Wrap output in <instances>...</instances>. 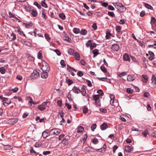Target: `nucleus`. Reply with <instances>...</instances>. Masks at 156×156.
Returning a JSON list of instances; mask_svg holds the SVG:
<instances>
[{
  "mask_svg": "<svg viewBox=\"0 0 156 156\" xmlns=\"http://www.w3.org/2000/svg\"><path fill=\"white\" fill-rule=\"evenodd\" d=\"M59 17L63 20H65L66 18L65 15L63 13H60L59 14Z\"/></svg>",
  "mask_w": 156,
  "mask_h": 156,
  "instance_id": "44",
  "label": "nucleus"
},
{
  "mask_svg": "<svg viewBox=\"0 0 156 156\" xmlns=\"http://www.w3.org/2000/svg\"><path fill=\"white\" fill-rule=\"evenodd\" d=\"M4 105L5 106H7L11 103V101L9 100L7 98H4L3 101Z\"/></svg>",
  "mask_w": 156,
  "mask_h": 156,
  "instance_id": "7",
  "label": "nucleus"
},
{
  "mask_svg": "<svg viewBox=\"0 0 156 156\" xmlns=\"http://www.w3.org/2000/svg\"><path fill=\"white\" fill-rule=\"evenodd\" d=\"M108 128V126L107 124L105 123H103L101 125V128L102 130L106 129Z\"/></svg>",
  "mask_w": 156,
  "mask_h": 156,
  "instance_id": "17",
  "label": "nucleus"
},
{
  "mask_svg": "<svg viewBox=\"0 0 156 156\" xmlns=\"http://www.w3.org/2000/svg\"><path fill=\"white\" fill-rule=\"evenodd\" d=\"M18 121V119L16 118H13L9 119L8 121L9 124L11 125H14Z\"/></svg>",
  "mask_w": 156,
  "mask_h": 156,
  "instance_id": "8",
  "label": "nucleus"
},
{
  "mask_svg": "<svg viewBox=\"0 0 156 156\" xmlns=\"http://www.w3.org/2000/svg\"><path fill=\"white\" fill-rule=\"evenodd\" d=\"M40 74L37 70L34 71L30 75V77L31 79H35L37 78L39 75Z\"/></svg>",
  "mask_w": 156,
  "mask_h": 156,
  "instance_id": "5",
  "label": "nucleus"
},
{
  "mask_svg": "<svg viewBox=\"0 0 156 156\" xmlns=\"http://www.w3.org/2000/svg\"><path fill=\"white\" fill-rule=\"evenodd\" d=\"M133 90L130 88H128L127 89V92L129 94H131L133 92Z\"/></svg>",
  "mask_w": 156,
  "mask_h": 156,
  "instance_id": "52",
  "label": "nucleus"
},
{
  "mask_svg": "<svg viewBox=\"0 0 156 156\" xmlns=\"http://www.w3.org/2000/svg\"><path fill=\"white\" fill-rule=\"evenodd\" d=\"M144 6L147 9L151 10L153 9V7L147 3H144Z\"/></svg>",
  "mask_w": 156,
  "mask_h": 156,
  "instance_id": "27",
  "label": "nucleus"
},
{
  "mask_svg": "<svg viewBox=\"0 0 156 156\" xmlns=\"http://www.w3.org/2000/svg\"><path fill=\"white\" fill-rule=\"evenodd\" d=\"M60 130L58 129L54 128L50 131L49 133V135H57L60 133Z\"/></svg>",
  "mask_w": 156,
  "mask_h": 156,
  "instance_id": "3",
  "label": "nucleus"
},
{
  "mask_svg": "<svg viewBox=\"0 0 156 156\" xmlns=\"http://www.w3.org/2000/svg\"><path fill=\"white\" fill-rule=\"evenodd\" d=\"M93 41V40H88L86 43V46L87 47H90L91 45V43Z\"/></svg>",
  "mask_w": 156,
  "mask_h": 156,
  "instance_id": "25",
  "label": "nucleus"
},
{
  "mask_svg": "<svg viewBox=\"0 0 156 156\" xmlns=\"http://www.w3.org/2000/svg\"><path fill=\"white\" fill-rule=\"evenodd\" d=\"M112 34L109 32H107L106 33V38L107 39H109L110 37L112 35Z\"/></svg>",
  "mask_w": 156,
  "mask_h": 156,
  "instance_id": "45",
  "label": "nucleus"
},
{
  "mask_svg": "<svg viewBox=\"0 0 156 156\" xmlns=\"http://www.w3.org/2000/svg\"><path fill=\"white\" fill-rule=\"evenodd\" d=\"M48 72L43 71V73H42L41 74V77L42 78H46L48 76Z\"/></svg>",
  "mask_w": 156,
  "mask_h": 156,
  "instance_id": "16",
  "label": "nucleus"
},
{
  "mask_svg": "<svg viewBox=\"0 0 156 156\" xmlns=\"http://www.w3.org/2000/svg\"><path fill=\"white\" fill-rule=\"evenodd\" d=\"M122 29V27L120 26H117L116 27L115 30L117 32L119 33L121 32Z\"/></svg>",
  "mask_w": 156,
  "mask_h": 156,
  "instance_id": "32",
  "label": "nucleus"
},
{
  "mask_svg": "<svg viewBox=\"0 0 156 156\" xmlns=\"http://www.w3.org/2000/svg\"><path fill=\"white\" fill-rule=\"evenodd\" d=\"M42 65L41 68L43 72H49L50 70V67L48 64L44 61H42Z\"/></svg>",
  "mask_w": 156,
  "mask_h": 156,
  "instance_id": "1",
  "label": "nucleus"
},
{
  "mask_svg": "<svg viewBox=\"0 0 156 156\" xmlns=\"http://www.w3.org/2000/svg\"><path fill=\"white\" fill-rule=\"evenodd\" d=\"M100 96L99 95H93V98L95 101V103L96 105L98 106H100V99H99Z\"/></svg>",
  "mask_w": 156,
  "mask_h": 156,
  "instance_id": "4",
  "label": "nucleus"
},
{
  "mask_svg": "<svg viewBox=\"0 0 156 156\" xmlns=\"http://www.w3.org/2000/svg\"><path fill=\"white\" fill-rule=\"evenodd\" d=\"M92 28L94 30H95L97 29V25L95 23H94L92 25Z\"/></svg>",
  "mask_w": 156,
  "mask_h": 156,
  "instance_id": "60",
  "label": "nucleus"
},
{
  "mask_svg": "<svg viewBox=\"0 0 156 156\" xmlns=\"http://www.w3.org/2000/svg\"><path fill=\"white\" fill-rule=\"evenodd\" d=\"M156 22V19L155 18V17H151V23L154 24Z\"/></svg>",
  "mask_w": 156,
  "mask_h": 156,
  "instance_id": "49",
  "label": "nucleus"
},
{
  "mask_svg": "<svg viewBox=\"0 0 156 156\" xmlns=\"http://www.w3.org/2000/svg\"><path fill=\"white\" fill-rule=\"evenodd\" d=\"M16 35L14 34L13 33H12L11 34V37L10 38L11 39V40L14 41L16 39Z\"/></svg>",
  "mask_w": 156,
  "mask_h": 156,
  "instance_id": "29",
  "label": "nucleus"
},
{
  "mask_svg": "<svg viewBox=\"0 0 156 156\" xmlns=\"http://www.w3.org/2000/svg\"><path fill=\"white\" fill-rule=\"evenodd\" d=\"M41 5L45 8H47L48 7L47 5L45 3V0H43L41 2Z\"/></svg>",
  "mask_w": 156,
  "mask_h": 156,
  "instance_id": "30",
  "label": "nucleus"
},
{
  "mask_svg": "<svg viewBox=\"0 0 156 156\" xmlns=\"http://www.w3.org/2000/svg\"><path fill=\"white\" fill-rule=\"evenodd\" d=\"M97 93L99 94V96L100 95L101 96H103L104 94L103 90L101 89L98 90L97 91Z\"/></svg>",
  "mask_w": 156,
  "mask_h": 156,
  "instance_id": "41",
  "label": "nucleus"
},
{
  "mask_svg": "<svg viewBox=\"0 0 156 156\" xmlns=\"http://www.w3.org/2000/svg\"><path fill=\"white\" fill-rule=\"evenodd\" d=\"M126 7L122 4V6H121L119 10L121 12H123L126 11Z\"/></svg>",
  "mask_w": 156,
  "mask_h": 156,
  "instance_id": "22",
  "label": "nucleus"
},
{
  "mask_svg": "<svg viewBox=\"0 0 156 156\" xmlns=\"http://www.w3.org/2000/svg\"><path fill=\"white\" fill-rule=\"evenodd\" d=\"M101 70L104 72L106 73L107 71L105 67L104 66H101L100 67Z\"/></svg>",
  "mask_w": 156,
  "mask_h": 156,
  "instance_id": "51",
  "label": "nucleus"
},
{
  "mask_svg": "<svg viewBox=\"0 0 156 156\" xmlns=\"http://www.w3.org/2000/svg\"><path fill=\"white\" fill-rule=\"evenodd\" d=\"M5 72V70L3 67H0V72L2 74H4Z\"/></svg>",
  "mask_w": 156,
  "mask_h": 156,
  "instance_id": "38",
  "label": "nucleus"
},
{
  "mask_svg": "<svg viewBox=\"0 0 156 156\" xmlns=\"http://www.w3.org/2000/svg\"><path fill=\"white\" fill-rule=\"evenodd\" d=\"M60 64L61 65L62 67H64L66 66L65 61L63 60H62L60 61Z\"/></svg>",
  "mask_w": 156,
  "mask_h": 156,
  "instance_id": "53",
  "label": "nucleus"
},
{
  "mask_svg": "<svg viewBox=\"0 0 156 156\" xmlns=\"http://www.w3.org/2000/svg\"><path fill=\"white\" fill-rule=\"evenodd\" d=\"M74 50L73 49L71 48H69L68 50V52L69 54L71 55H72L74 53Z\"/></svg>",
  "mask_w": 156,
  "mask_h": 156,
  "instance_id": "47",
  "label": "nucleus"
},
{
  "mask_svg": "<svg viewBox=\"0 0 156 156\" xmlns=\"http://www.w3.org/2000/svg\"><path fill=\"white\" fill-rule=\"evenodd\" d=\"M66 83L68 85H70L73 83V81L70 79H68L66 80Z\"/></svg>",
  "mask_w": 156,
  "mask_h": 156,
  "instance_id": "54",
  "label": "nucleus"
},
{
  "mask_svg": "<svg viewBox=\"0 0 156 156\" xmlns=\"http://www.w3.org/2000/svg\"><path fill=\"white\" fill-rule=\"evenodd\" d=\"M72 90L74 92L77 94L79 93L80 91V89L76 86L73 87Z\"/></svg>",
  "mask_w": 156,
  "mask_h": 156,
  "instance_id": "15",
  "label": "nucleus"
},
{
  "mask_svg": "<svg viewBox=\"0 0 156 156\" xmlns=\"http://www.w3.org/2000/svg\"><path fill=\"white\" fill-rule=\"evenodd\" d=\"M151 136L153 137L156 138V129L155 128L153 129Z\"/></svg>",
  "mask_w": 156,
  "mask_h": 156,
  "instance_id": "34",
  "label": "nucleus"
},
{
  "mask_svg": "<svg viewBox=\"0 0 156 156\" xmlns=\"http://www.w3.org/2000/svg\"><path fill=\"white\" fill-rule=\"evenodd\" d=\"M118 147L117 146L115 145L114 146L113 148V153H115L116 150L118 148Z\"/></svg>",
  "mask_w": 156,
  "mask_h": 156,
  "instance_id": "64",
  "label": "nucleus"
},
{
  "mask_svg": "<svg viewBox=\"0 0 156 156\" xmlns=\"http://www.w3.org/2000/svg\"><path fill=\"white\" fill-rule=\"evenodd\" d=\"M33 99L31 97H29V100L28 101V105L31 106L32 105V102H33Z\"/></svg>",
  "mask_w": 156,
  "mask_h": 156,
  "instance_id": "56",
  "label": "nucleus"
},
{
  "mask_svg": "<svg viewBox=\"0 0 156 156\" xmlns=\"http://www.w3.org/2000/svg\"><path fill=\"white\" fill-rule=\"evenodd\" d=\"M87 33V30L85 29H82L80 31V34L82 35H85Z\"/></svg>",
  "mask_w": 156,
  "mask_h": 156,
  "instance_id": "28",
  "label": "nucleus"
},
{
  "mask_svg": "<svg viewBox=\"0 0 156 156\" xmlns=\"http://www.w3.org/2000/svg\"><path fill=\"white\" fill-rule=\"evenodd\" d=\"M97 125L96 124L94 123L92 124L91 127V129L92 131H94V129L96 128Z\"/></svg>",
  "mask_w": 156,
  "mask_h": 156,
  "instance_id": "43",
  "label": "nucleus"
},
{
  "mask_svg": "<svg viewBox=\"0 0 156 156\" xmlns=\"http://www.w3.org/2000/svg\"><path fill=\"white\" fill-rule=\"evenodd\" d=\"M70 136H66L63 139L62 143L65 145L68 144V140L70 139Z\"/></svg>",
  "mask_w": 156,
  "mask_h": 156,
  "instance_id": "6",
  "label": "nucleus"
},
{
  "mask_svg": "<svg viewBox=\"0 0 156 156\" xmlns=\"http://www.w3.org/2000/svg\"><path fill=\"white\" fill-rule=\"evenodd\" d=\"M32 24H33L31 22H30L28 23H24V25H25V26L26 27V28H29L30 27H31L32 26Z\"/></svg>",
  "mask_w": 156,
  "mask_h": 156,
  "instance_id": "31",
  "label": "nucleus"
},
{
  "mask_svg": "<svg viewBox=\"0 0 156 156\" xmlns=\"http://www.w3.org/2000/svg\"><path fill=\"white\" fill-rule=\"evenodd\" d=\"M113 4L115 7L118 10L119 9L121 6H122V4L119 2L113 3Z\"/></svg>",
  "mask_w": 156,
  "mask_h": 156,
  "instance_id": "14",
  "label": "nucleus"
},
{
  "mask_svg": "<svg viewBox=\"0 0 156 156\" xmlns=\"http://www.w3.org/2000/svg\"><path fill=\"white\" fill-rule=\"evenodd\" d=\"M49 134H48L47 130H46L43 132L42 134V136L44 138H45L47 137L48 136H49Z\"/></svg>",
  "mask_w": 156,
  "mask_h": 156,
  "instance_id": "20",
  "label": "nucleus"
},
{
  "mask_svg": "<svg viewBox=\"0 0 156 156\" xmlns=\"http://www.w3.org/2000/svg\"><path fill=\"white\" fill-rule=\"evenodd\" d=\"M31 14L34 17H36L37 15V10L35 9H32L31 11Z\"/></svg>",
  "mask_w": 156,
  "mask_h": 156,
  "instance_id": "18",
  "label": "nucleus"
},
{
  "mask_svg": "<svg viewBox=\"0 0 156 156\" xmlns=\"http://www.w3.org/2000/svg\"><path fill=\"white\" fill-rule=\"evenodd\" d=\"M30 152L31 153H35L36 152L34 150V149L33 147H30Z\"/></svg>",
  "mask_w": 156,
  "mask_h": 156,
  "instance_id": "62",
  "label": "nucleus"
},
{
  "mask_svg": "<svg viewBox=\"0 0 156 156\" xmlns=\"http://www.w3.org/2000/svg\"><path fill=\"white\" fill-rule=\"evenodd\" d=\"M112 49L114 51H118L119 49V46L117 44H114L112 45Z\"/></svg>",
  "mask_w": 156,
  "mask_h": 156,
  "instance_id": "11",
  "label": "nucleus"
},
{
  "mask_svg": "<svg viewBox=\"0 0 156 156\" xmlns=\"http://www.w3.org/2000/svg\"><path fill=\"white\" fill-rule=\"evenodd\" d=\"M92 141L94 144H97L98 143V140L96 138H94L92 140Z\"/></svg>",
  "mask_w": 156,
  "mask_h": 156,
  "instance_id": "57",
  "label": "nucleus"
},
{
  "mask_svg": "<svg viewBox=\"0 0 156 156\" xmlns=\"http://www.w3.org/2000/svg\"><path fill=\"white\" fill-rule=\"evenodd\" d=\"M74 58L76 60L78 61L80 59V55L79 53L77 52H75L74 53Z\"/></svg>",
  "mask_w": 156,
  "mask_h": 156,
  "instance_id": "19",
  "label": "nucleus"
},
{
  "mask_svg": "<svg viewBox=\"0 0 156 156\" xmlns=\"http://www.w3.org/2000/svg\"><path fill=\"white\" fill-rule=\"evenodd\" d=\"M84 130V128L82 126H78L77 128V132L80 133L83 132Z\"/></svg>",
  "mask_w": 156,
  "mask_h": 156,
  "instance_id": "24",
  "label": "nucleus"
},
{
  "mask_svg": "<svg viewBox=\"0 0 156 156\" xmlns=\"http://www.w3.org/2000/svg\"><path fill=\"white\" fill-rule=\"evenodd\" d=\"M127 72H122L121 73L118 74L119 77H122V76H126L127 75Z\"/></svg>",
  "mask_w": 156,
  "mask_h": 156,
  "instance_id": "36",
  "label": "nucleus"
},
{
  "mask_svg": "<svg viewBox=\"0 0 156 156\" xmlns=\"http://www.w3.org/2000/svg\"><path fill=\"white\" fill-rule=\"evenodd\" d=\"M42 17L44 19H46L47 18V16H46V12H45V11L44 10L42 11Z\"/></svg>",
  "mask_w": 156,
  "mask_h": 156,
  "instance_id": "35",
  "label": "nucleus"
},
{
  "mask_svg": "<svg viewBox=\"0 0 156 156\" xmlns=\"http://www.w3.org/2000/svg\"><path fill=\"white\" fill-rule=\"evenodd\" d=\"M132 149V147L131 146H127L125 147V150L127 152H129Z\"/></svg>",
  "mask_w": 156,
  "mask_h": 156,
  "instance_id": "23",
  "label": "nucleus"
},
{
  "mask_svg": "<svg viewBox=\"0 0 156 156\" xmlns=\"http://www.w3.org/2000/svg\"><path fill=\"white\" fill-rule=\"evenodd\" d=\"M123 60L125 61H127L130 62V59L129 57V55L127 53H125L123 56Z\"/></svg>",
  "mask_w": 156,
  "mask_h": 156,
  "instance_id": "12",
  "label": "nucleus"
},
{
  "mask_svg": "<svg viewBox=\"0 0 156 156\" xmlns=\"http://www.w3.org/2000/svg\"><path fill=\"white\" fill-rule=\"evenodd\" d=\"M108 15L112 17H114L115 15L113 12H108Z\"/></svg>",
  "mask_w": 156,
  "mask_h": 156,
  "instance_id": "58",
  "label": "nucleus"
},
{
  "mask_svg": "<svg viewBox=\"0 0 156 156\" xmlns=\"http://www.w3.org/2000/svg\"><path fill=\"white\" fill-rule=\"evenodd\" d=\"M83 112L84 114H86L88 112V109L86 106H84L83 109Z\"/></svg>",
  "mask_w": 156,
  "mask_h": 156,
  "instance_id": "37",
  "label": "nucleus"
},
{
  "mask_svg": "<svg viewBox=\"0 0 156 156\" xmlns=\"http://www.w3.org/2000/svg\"><path fill=\"white\" fill-rule=\"evenodd\" d=\"M63 40L66 41H68V42L70 43L72 42V40L71 38L68 37H65L63 38Z\"/></svg>",
  "mask_w": 156,
  "mask_h": 156,
  "instance_id": "39",
  "label": "nucleus"
},
{
  "mask_svg": "<svg viewBox=\"0 0 156 156\" xmlns=\"http://www.w3.org/2000/svg\"><path fill=\"white\" fill-rule=\"evenodd\" d=\"M152 83L154 85L156 83V78L154 75H152Z\"/></svg>",
  "mask_w": 156,
  "mask_h": 156,
  "instance_id": "26",
  "label": "nucleus"
},
{
  "mask_svg": "<svg viewBox=\"0 0 156 156\" xmlns=\"http://www.w3.org/2000/svg\"><path fill=\"white\" fill-rule=\"evenodd\" d=\"M87 137V136L86 134H84L83 135V139H82V140H81V141L83 142V143H85V141L86 140Z\"/></svg>",
  "mask_w": 156,
  "mask_h": 156,
  "instance_id": "40",
  "label": "nucleus"
},
{
  "mask_svg": "<svg viewBox=\"0 0 156 156\" xmlns=\"http://www.w3.org/2000/svg\"><path fill=\"white\" fill-rule=\"evenodd\" d=\"M135 78L136 77L133 75H129L127 76V80L129 82L133 81Z\"/></svg>",
  "mask_w": 156,
  "mask_h": 156,
  "instance_id": "10",
  "label": "nucleus"
},
{
  "mask_svg": "<svg viewBox=\"0 0 156 156\" xmlns=\"http://www.w3.org/2000/svg\"><path fill=\"white\" fill-rule=\"evenodd\" d=\"M24 44L28 46H31V43L28 41H26Z\"/></svg>",
  "mask_w": 156,
  "mask_h": 156,
  "instance_id": "55",
  "label": "nucleus"
},
{
  "mask_svg": "<svg viewBox=\"0 0 156 156\" xmlns=\"http://www.w3.org/2000/svg\"><path fill=\"white\" fill-rule=\"evenodd\" d=\"M51 153V151H44L43 154L44 155H46L49 154Z\"/></svg>",
  "mask_w": 156,
  "mask_h": 156,
  "instance_id": "63",
  "label": "nucleus"
},
{
  "mask_svg": "<svg viewBox=\"0 0 156 156\" xmlns=\"http://www.w3.org/2000/svg\"><path fill=\"white\" fill-rule=\"evenodd\" d=\"M37 57L38 58L41 59L42 58V55L41 53L40 52V51H39L37 54Z\"/></svg>",
  "mask_w": 156,
  "mask_h": 156,
  "instance_id": "61",
  "label": "nucleus"
},
{
  "mask_svg": "<svg viewBox=\"0 0 156 156\" xmlns=\"http://www.w3.org/2000/svg\"><path fill=\"white\" fill-rule=\"evenodd\" d=\"M13 98L14 99H17L19 101L23 102V100L20 97H17L16 96H15L13 97Z\"/></svg>",
  "mask_w": 156,
  "mask_h": 156,
  "instance_id": "42",
  "label": "nucleus"
},
{
  "mask_svg": "<svg viewBox=\"0 0 156 156\" xmlns=\"http://www.w3.org/2000/svg\"><path fill=\"white\" fill-rule=\"evenodd\" d=\"M73 32L74 33L77 34L80 33L79 29L77 28H75L73 29Z\"/></svg>",
  "mask_w": 156,
  "mask_h": 156,
  "instance_id": "46",
  "label": "nucleus"
},
{
  "mask_svg": "<svg viewBox=\"0 0 156 156\" xmlns=\"http://www.w3.org/2000/svg\"><path fill=\"white\" fill-rule=\"evenodd\" d=\"M9 14L10 17L13 18L15 19L16 18V16L15 15L12 13L11 12H9Z\"/></svg>",
  "mask_w": 156,
  "mask_h": 156,
  "instance_id": "59",
  "label": "nucleus"
},
{
  "mask_svg": "<svg viewBox=\"0 0 156 156\" xmlns=\"http://www.w3.org/2000/svg\"><path fill=\"white\" fill-rule=\"evenodd\" d=\"M149 57H148V59L149 60L152 61L154 60L155 58V56L154 53L151 51H149Z\"/></svg>",
  "mask_w": 156,
  "mask_h": 156,
  "instance_id": "9",
  "label": "nucleus"
},
{
  "mask_svg": "<svg viewBox=\"0 0 156 156\" xmlns=\"http://www.w3.org/2000/svg\"><path fill=\"white\" fill-rule=\"evenodd\" d=\"M67 70L69 72H71L72 71H74V72L76 73V70L74 68H72L71 66H67Z\"/></svg>",
  "mask_w": 156,
  "mask_h": 156,
  "instance_id": "33",
  "label": "nucleus"
},
{
  "mask_svg": "<svg viewBox=\"0 0 156 156\" xmlns=\"http://www.w3.org/2000/svg\"><path fill=\"white\" fill-rule=\"evenodd\" d=\"M148 78L147 76L145 75H142V80L143 82L147 83L148 81Z\"/></svg>",
  "mask_w": 156,
  "mask_h": 156,
  "instance_id": "13",
  "label": "nucleus"
},
{
  "mask_svg": "<svg viewBox=\"0 0 156 156\" xmlns=\"http://www.w3.org/2000/svg\"><path fill=\"white\" fill-rule=\"evenodd\" d=\"M48 103L50 104L51 102L48 101L43 102L41 105L38 106L37 107L38 109L41 111L45 110L46 108V107Z\"/></svg>",
  "mask_w": 156,
  "mask_h": 156,
  "instance_id": "2",
  "label": "nucleus"
},
{
  "mask_svg": "<svg viewBox=\"0 0 156 156\" xmlns=\"http://www.w3.org/2000/svg\"><path fill=\"white\" fill-rule=\"evenodd\" d=\"M92 52L94 54L93 57L94 58L96 57L99 54L98 52V50L97 49H95L92 51Z\"/></svg>",
  "mask_w": 156,
  "mask_h": 156,
  "instance_id": "21",
  "label": "nucleus"
},
{
  "mask_svg": "<svg viewBox=\"0 0 156 156\" xmlns=\"http://www.w3.org/2000/svg\"><path fill=\"white\" fill-rule=\"evenodd\" d=\"M34 5L36 6L39 9H40L41 8L40 5L39 4H38V3L37 2H34Z\"/></svg>",
  "mask_w": 156,
  "mask_h": 156,
  "instance_id": "48",
  "label": "nucleus"
},
{
  "mask_svg": "<svg viewBox=\"0 0 156 156\" xmlns=\"http://www.w3.org/2000/svg\"><path fill=\"white\" fill-rule=\"evenodd\" d=\"M83 75V73L81 71H79L77 73V75L81 77Z\"/></svg>",
  "mask_w": 156,
  "mask_h": 156,
  "instance_id": "50",
  "label": "nucleus"
}]
</instances>
